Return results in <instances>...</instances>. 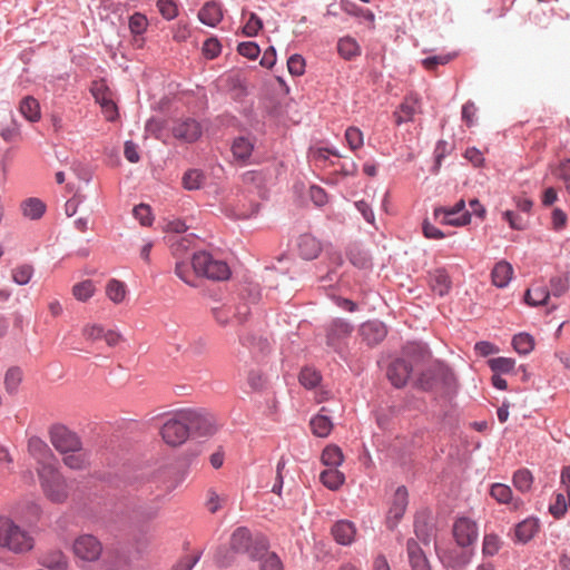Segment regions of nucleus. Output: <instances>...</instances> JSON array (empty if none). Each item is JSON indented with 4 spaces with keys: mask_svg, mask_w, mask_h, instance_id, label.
Wrapping results in <instances>:
<instances>
[{
    "mask_svg": "<svg viewBox=\"0 0 570 570\" xmlns=\"http://www.w3.org/2000/svg\"><path fill=\"white\" fill-rule=\"evenodd\" d=\"M175 274L187 285L196 287L199 277L212 281H226L230 276L228 265L216 259L207 252H198L193 255L191 262L178 261L175 265Z\"/></svg>",
    "mask_w": 570,
    "mask_h": 570,
    "instance_id": "obj_1",
    "label": "nucleus"
},
{
    "mask_svg": "<svg viewBox=\"0 0 570 570\" xmlns=\"http://www.w3.org/2000/svg\"><path fill=\"white\" fill-rule=\"evenodd\" d=\"M453 538L456 544L464 550H452L446 557V563L452 568H461L470 563L473 551L469 549L479 537V529L475 521L468 517L458 518L452 527Z\"/></svg>",
    "mask_w": 570,
    "mask_h": 570,
    "instance_id": "obj_2",
    "label": "nucleus"
},
{
    "mask_svg": "<svg viewBox=\"0 0 570 570\" xmlns=\"http://www.w3.org/2000/svg\"><path fill=\"white\" fill-rule=\"evenodd\" d=\"M35 547V538L9 518H0V549L24 554Z\"/></svg>",
    "mask_w": 570,
    "mask_h": 570,
    "instance_id": "obj_3",
    "label": "nucleus"
},
{
    "mask_svg": "<svg viewBox=\"0 0 570 570\" xmlns=\"http://www.w3.org/2000/svg\"><path fill=\"white\" fill-rule=\"evenodd\" d=\"M45 497L53 503H63L69 497V484L55 464L37 466Z\"/></svg>",
    "mask_w": 570,
    "mask_h": 570,
    "instance_id": "obj_4",
    "label": "nucleus"
},
{
    "mask_svg": "<svg viewBox=\"0 0 570 570\" xmlns=\"http://www.w3.org/2000/svg\"><path fill=\"white\" fill-rule=\"evenodd\" d=\"M71 550L76 562L85 568L87 564H94L100 560L104 546L97 537L83 533L73 540Z\"/></svg>",
    "mask_w": 570,
    "mask_h": 570,
    "instance_id": "obj_5",
    "label": "nucleus"
},
{
    "mask_svg": "<svg viewBox=\"0 0 570 570\" xmlns=\"http://www.w3.org/2000/svg\"><path fill=\"white\" fill-rule=\"evenodd\" d=\"M160 434L165 443L170 446L181 445L188 439V428H186L179 412L163 424Z\"/></svg>",
    "mask_w": 570,
    "mask_h": 570,
    "instance_id": "obj_6",
    "label": "nucleus"
},
{
    "mask_svg": "<svg viewBox=\"0 0 570 570\" xmlns=\"http://www.w3.org/2000/svg\"><path fill=\"white\" fill-rule=\"evenodd\" d=\"M50 442L60 453L80 450L81 442L76 433L63 425H55L50 430Z\"/></svg>",
    "mask_w": 570,
    "mask_h": 570,
    "instance_id": "obj_7",
    "label": "nucleus"
},
{
    "mask_svg": "<svg viewBox=\"0 0 570 570\" xmlns=\"http://www.w3.org/2000/svg\"><path fill=\"white\" fill-rule=\"evenodd\" d=\"M441 216V223L451 226H465L471 220V214L465 210V202L460 199L453 207H436L434 209V217L438 219Z\"/></svg>",
    "mask_w": 570,
    "mask_h": 570,
    "instance_id": "obj_8",
    "label": "nucleus"
},
{
    "mask_svg": "<svg viewBox=\"0 0 570 570\" xmlns=\"http://www.w3.org/2000/svg\"><path fill=\"white\" fill-rule=\"evenodd\" d=\"M179 413L186 428H188V433L195 431L205 435L212 432V417L207 413L199 410H183Z\"/></svg>",
    "mask_w": 570,
    "mask_h": 570,
    "instance_id": "obj_9",
    "label": "nucleus"
},
{
    "mask_svg": "<svg viewBox=\"0 0 570 570\" xmlns=\"http://www.w3.org/2000/svg\"><path fill=\"white\" fill-rule=\"evenodd\" d=\"M230 549L236 553H248L252 559L258 558L259 551L253 546L250 532L246 528H237L230 537Z\"/></svg>",
    "mask_w": 570,
    "mask_h": 570,
    "instance_id": "obj_10",
    "label": "nucleus"
},
{
    "mask_svg": "<svg viewBox=\"0 0 570 570\" xmlns=\"http://www.w3.org/2000/svg\"><path fill=\"white\" fill-rule=\"evenodd\" d=\"M407 507V490L404 487H399L394 492L391 507L387 512V524L394 528L402 519Z\"/></svg>",
    "mask_w": 570,
    "mask_h": 570,
    "instance_id": "obj_11",
    "label": "nucleus"
},
{
    "mask_svg": "<svg viewBox=\"0 0 570 570\" xmlns=\"http://www.w3.org/2000/svg\"><path fill=\"white\" fill-rule=\"evenodd\" d=\"M171 131L175 138L186 142L196 141L202 136L199 122L189 118L177 121Z\"/></svg>",
    "mask_w": 570,
    "mask_h": 570,
    "instance_id": "obj_12",
    "label": "nucleus"
},
{
    "mask_svg": "<svg viewBox=\"0 0 570 570\" xmlns=\"http://www.w3.org/2000/svg\"><path fill=\"white\" fill-rule=\"evenodd\" d=\"M412 373V365L403 358L395 360L387 368V377L395 387L404 386Z\"/></svg>",
    "mask_w": 570,
    "mask_h": 570,
    "instance_id": "obj_13",
    "label": "nucleus"
},
{
    "mask_svg": "<svg viewBox=\"0 0 570 570\" xmlns=\"http://www.w3.org/2000/svg\"><path fill=\"white\" fill-rule=\"evenodd\" d=\"M422 111L421 100L417 95H409L404 98L397 111H395L396 124L412 121L416 114Z\"/></svg>",
    "mask_w": 570,
    "mask_h": 570,
    "instance_id": "obj_14",
    "label": "nucleus"
},
{
    "mask_svg": "<svg viewBox=\"0 0 570 570\" xmlns=\"http://www.w3.org/2000/svg\"><path fill=\"white\" fill-rule=\"evenodd\" d=\"M360 333L363 341H365L367 345L373 346L385 338L387 331L382 322L368 321L361 325Z\"/></svg>",
    "mask_w": 570,
    "mask_h": 570,
    "instance_id": "obj_15",
    "label": "nucleus"
},
{
    "mask_svg": "<svg viewBox=\"0 0 570 570\" xmlns=\"http://www.w3.org/2000/svg\"><path fill=\"white\" fill-rule=\"evenodd\" d=\"M353 326L342 318L334 320L326 328V343L331 347H335L337 343L351 335Z\"/></svg>",
    "mask_w": 570,
    "mask_h": 570,
    "instance_id": "obj_16",
    "label": "nucleus"
},
{
    "mask_svg": "<svg viewBox=\"0 0 570 570\" xmlns=\"http://www.w3.org/2000/svg\"><path fill=\"white\" fill-rule=\"evenodd\" d=\"M28 451L37 460V466H43L46 464H53L55 456L41 439L33 436L28 441Z\"/></svg>",
    "mask_w": 570,
    "mask_h": 570,
    "instance_id": "obj_17",
    "label": "nucleus"
},
{
    "mask_svg": "<svg viewBox=\"0 0 570 570\" xmlns=\"http://www.w3.org/2000/svg\"><path fill=\"white\" fill-rule=\"evenodd\" d=\"M355 534H356L355 525H354V523H352L350 521L341 520V521H337L332 527V535L334 537L335 541L340 544H343V546L351 544L355 539Z\"/></svg>",
    "mask_w": 570,
    "mask_h": 570,
    "instance_id": "obj_18",
    "label": "nucleus"
},
{
    "mask_svg": "<svg viewBox=\"0 0 570 570\" xmlns=\"http://www.w3.org/2000/svg\"><path fill=\"white\" fill-rule=\"evenodd\" d=\"M512 276L513 267L507 261L498 262L491 272L492 284L499 288L507 287L512 279Z\"/></svg>",
    "mask_w": 570,
    "mask_h": 570,
    "instance_id": "obj_19",
    "label": "nucleus"
},
{
    "mask_svg": "<svg viewBox=\"0 0 570 570\" xmlns=\"http://www.w3.org/2000/svg\"><path fill=\"white\" fill-rule=\"evenodd\" d=\"M406 549L412 570H430L429 561L415 540L410 539Z\"/></svg>",
    "mask_w": 570,
    "mask_h": 570,
    "instance_id": "obj_20",
    "label": "nucleus"
},
{
    "mask_svg": "<svg viewBox=\"0 0 570 570\" xmlns=\"http://www.w3.org/2000/svg\"><path fill=\"white\" fill-rule=\"evenodd\" d=\"M298 252L304 259H314L322 250L321 243L312 235L304 234L298 239Z\"/></svg>",
    "mask_w": 570,
    "mask_h": 570,
    "instance_id": "obj_21",
    "label": "nucleus"
},
{
    "mask_svg": "<svg viewBox=\"0 0 570 570\" xmlns=\"http://www.w3.org/2000/svg\"><path fill=\"white\" fill-rule=\"evenodd\" d=\"M198 18L204 24L215 27L223 19L222 7L217 2H207L199 10Z\"/></svg>",
    "mask_w": 570,
    "mask_h": 570,
    "instance_id": "obj_22",
    "label": "nucleus"
},
{
    "mask_svg": "<svg viewBox=\"0 0 570 570\" xmlns=\"http://www.w3.org/2000/svg\"><path fill=\"white\" fill-rule=\"evenodd\" d=\"M430 287L440 296L449 293L451 288V279L444 269H435L430 273Z\"/></svg>",
    "mask_w": 570,
    "mask_h": 570,
    "instance_id": "obj_23",
    "label": "nucleus"
},
{
    "mask_svg": "<svg viewBox=\"0 0 570 570\" xmlns=\"http://www.w3.org/2000/svg\"><path fill=\"white\" fill-rule=\"evenodd\" d=\"M195 237L193 234L184 235V236H175L169 239L171 254L178 261H183L181 258L187 254V252L193 247Z\"/></svg>",
    "mask_w": 570,
    "mask_h": 570,
    "instance_id": "obj_24",
    "label": "nucleus"
},
{
    "mask_svg": "<svg viewBox=\"0 0 570 570\" xmlns=\"http://www.w3.org/2000/svg\"><path fill=\"white\" fill-rule=\"evenodd\" d=\"M539 531V522L534 518H529L518 523L515 527V539L525 543L530 541Z\"/></svg>",
    "mask_w": 570,
    "mask_h": 570,
    "instance_id": "obj_25",
    "label": "nucleus"
},
{
    "mask_svg": "<svg viewBox=\"0 0 570 570\" xmlns=\"http://www.w3.org/2000/svg\"><path fill=\"white\" fill-rule=\"evenodd\" d=\"M40 562L50 570H66L68 567V559L60 550L47 551Z\"/></svg>",
    "mask_w": 570,
    "mask_h": 570,
    "instance_id": "obj_26",
    "label": "nucleus"
},
{
    "mask_svg": "<svg viewBox=\"0 0 570 570\" xmlns=\"http://www.w3.org/2000/svg\"><path fill=\"white\" fill-rule=\"evenodd\" d=\"M62 461L65 465L72 470H82L89 465V454L87 451L82 450V446L80 445V450L63 453Z\"/></svg>",
    "mask_w": 570,
    "mask_h": 570,
    "instance_id": "obj_27",
    "label": "nucleus"
},
{
    "mask_svg": "<svg viewBox=\"0 0 570 570\" xmlns=\"http://www.w3.org/2000/svg\"><path fill=\"white\" fill-rule=\"evenodd\" d=\"M20 114L29 121H38L41 117L40 105L38 100L31 96L24 97L19 106Z\"/></svg>",
    "mask_w": 570,
    "mask_h": 570,
    "instance_id": "obj_28",
    "label": "nucleus"
},
{
    "mask_svg": "<svg viewBox=\"0 0 570 570\" xmlns=\"http://www.w3.org/2000/svg\"><path fill=\"white\" fill-rule=\"evenodd\" d=\"M106 295L115 304L122 303L127 295L126 284L116 278L109 279L106 285Z\"/></svg>",
    "mask_w": 570,
    "mask_h": 570,
    "instance_id": "obj_29",
    "label": "nucleus"
},
{
    "mask_svg": "<svg viewBox=\"0 0 570 570\" xmlns=\"http://www.w3.org/2000/svg\"><path fill=\"white\" fill-rule=\"evenodd\" d=\"M312 432L314 435L318 438H326L330 435L333 423L331 419L327 415H324L322 413L315 415L311 422H309Z\"/></svg>",
    "mask_w": 570,
    "mask_h": 570,
    "instance_id": "obj_30",
    "label": "nucleus"
},
{
    "mask_svg": "<svg viewBox=\"0 0 570 570\" xmlns=\"http://www.w3.org/2000/svg\"><path fill=\"white\" fill-rule=\"evenodd\" d=\"M550 298V292L546 286L527 289L524 301L530 306L546 305Z\"/></svg>",
    "mask_w": 570,
    "mask_h": 570,
    "instance_id": "obj_31",
    "label": "nucleus"
},
{
    "mask_svg": "<svg viewBox=\"0 0 570 570\" xmlns=\"http://www.w3.org/2000/svg\"><path fill=\"white\" fill-rule=\"evenodd\" d=\"M321 482L330 490H337L345 480L344 474L336 468H330L320 475Z\"/></svg>",
    "mask_w": 570,
    "mask_h": 570,
    "instance_id": "obj_32",
    "label": "nucleus"
},
{
    "mask_svg": "<svg viewBox=\"0 0 570 570\" xmlns=\"http://www.w3.org/2000/svg\"><path fill=\"white\" fill-rule=\"evenodd\" d=\"M21 209L26 217L38 219L43 215L46 206L38 198H29L21 204Z\"/></svg>",
    "mask_w": 570,
    "mask_h": 570,
    "instance_id": "obj_33",
    "label": "nucleus"
},
{
    "mask_svg": "<svg viewBox=\"0 0 570 570\" xmlns=\"http://www.w3.org/2000/svg\"><path fill=\"white\" fill-rule=\"evenodd\" d=\"M253 148V142L246 137L236 138L232 145L233 155L239 160L247 159L252 155Z\"/></svg>",
    "mask_w": 570,
    "mask_h": 570,
    "instance_id": "obj_34",
    "label": "nucleus"
},
{
    "mask_svg": "<svg viewBox=\"0 0 570 570\" xmlns=\"http://www.w3.org/2000/svg\"><path fill=\"white\" fill-rule=\"evenodd\" d=\"M337 51L344 59H352L360 55V46L355 39L344 37L338 40Z\"/></svg>",
    "mask_w": 570,
    "mask_h": 570,
    "instance_id": "obj_35",
    "label": "nucleus"
},
{
    "mask_svg": "<svg viewBox=\"0 0 570 570\" xmlns=\"http://www.w3.org/2000/svg\"><path fill=\"white\" fill-rule=\"evenodd\" d=\"M322 462L323 464L330 468H337L343 462V453L342 450L336 445H327L322 452Z\"/></svg>",
    "mask_w": 570,
    "mask_h": 570,
    "instance_id": "obj_36",
    "label": "nucleus"
},
{
    "mask_svg": "<svg viewBox=\"0 0 570 570\" xmlns=\"http://www.w3.org/2000/svg\"><path fill=\"white\" fill-rule=\"evenodd\" d=\"M96 286L92 281L86 279L72 286V295L77 301L87 302L94 296Z\"/></svg>",
    "mask_w": 570,
    "mask_h": 570,
    "instance_id": "obj_37",
    "label": "nucleus"
},
{
    "mask_svg": "<svg viewBox=\"0 0 570 570\" xmlns=\"http://www.w3.org/2000/svg\"><path fill=\"white\" fill-rule=\"evenodd\" d=\"M570 287V275L569 273H563L561 275H556L550 279V288L553 296H562L564 295Z\"/></svg>",
    "mask_w": 570,
    "mask_h": 570,
    "instance_id": "obj_38",
    "label": "nucleus"
},
{
    "mask_svg": "<svg viewBox=\"0 0 570 570\" xmlns=\"http://www.w3.org/2000/svg\"><path fill=\"white\" fill-rule=\"evenodd\" d=\"M512 345L519 354H529L534 347L533 337L527 333L514 335Z\"/></svg>",
    "mask_w": 570,
    "mask_h": 570,
    "instance_id": "obj_39",
    "label": "nucleus"
},
{
    "mask_svg": "<svg viewBox=\"0 0 570 570\" xmlns=\"http://www.w3.org/2000/svg\"><path fill=\"white\" fill-rule=\"evenodd\" d=\"M533 483L532 473L527 469L518 470L513 475V484L521 492H527Z\"/></svg>",
    "mask_w": 570,
    "mask_h": 570,
    "instance_id": "obj_40",
    "label": "nucleus"
},
{
    "mask_svg": "<svg viewBox=\"0 0 570 570\" xmlns=\"http://www.w3.org/2000/svg\"><path fill=\"white\" fill-rule=\"evenodd\" d=\"M491 497L497 500L499 503H511L512 502V490L510 487L495 483L491 487L490 491Z\"/></svg>",
    "mask_w": 570,
    "mask_h": 570,
    "instance_id": "obj_41",
    "label": "nucleus"
},
{
    "mask_svg": "<svg viewBox=\"0 0 570 570\" xmlns=\"http://www.w3.org/2000/svg\"><path fill=\"white\" fill-rule=\"evenodd\" d=\"M205 176L197 169L188 170L183 177V185L188 190L198 189L204 183Z\"/></svg>",
    "mask_w": 570,
    "mask_h": 570,
    "instance_id": "obj_42",
    "label": "nucleus"
},
{
    "mask_svg": "<svg viewBox=\"0 0 570 570\" xmlns=\"http://www.w3.org/2000/svg\"><path fill=\"white\" fill-rule=\"evenodd\" d=\"M345 140L350 149L355 151L364 144L363 132L357 127H348L345 131Z\"/></svg>",
    "mask_w": 570,
    "mask_h": 570,
    "instance_id": "obj_43",
    "label": "nucleus"
},
{
    "mask_svg": "<svg viewBox=\"0 0 570 570\" xmlns=\"http://www.w3.org/2000/svg\"><path fill=\"white\" fill-rule=\"evenodd\" d=\"M501 548V540L497 534H485L482 543V553L485 557H493Z\"/></svg>",
    "mask_w": 570,
    "mask_h": 570,
    "instance_id": "obj_44",
    "label": "nucleus"
},
{
    "mask_svg": "<svg viewBox=\"0 0 570 570\" xmlns=\"http://www.w3.org/2000/svg\"><path fill=\"white\" fill-rule=\"evenodd\" d=\"M414 530L415 535L420 541L424 544H430L434 534V529L431 524L425 521L416 520L414 523Z\"/></svg>",
    "mask_w": 570,
    "mask_h": 570,
    "instance_id": "obj_45",
    "label": "nucleus"
},
{
    "mask_svg": "<svg viewBox=\"0 0 570 570\" xmlns=\"http://www.w3.org/2000/svg\"><path fill=\"white\" fill-rule=\"evenodd\" d=\"M489 365L495 374L510 373L514 368L515 361L509 357H497L490 360Z\"/></svg>",
    "mask_w": 570,
    "mask_h": 570,
    "instance_id": "obj_46",
    "label": "nucleus"
},
{
    "mask_svg": "<svg viewBox=\"0 0 570 570\" xmlns=\"http://www.w3.org/2000/svg\"><path fill=\"white\" fill-rule=\"evenodd\" d=\"M92 96L99 105L112 99V94L102 81H95L91 87Z\"/></svg>",
    "mask_w": 570,
    "mask_h": 570,
    "instance_id": "obj_47",
    "label": "nucleus"
},
{
    "mask_svg": "<svg viewBox=\"0 0 570 570\" xmlns=\"http://www.w3.org/2000/svg\"><path fill=\"white\" fill-rule=\"evenodd\" d=\"M321 381V375L317 371L311 367H305L299 373V382L307 389L315 387Z\"/></svg>",
    "mask_w": 570,
    "mask_h": 570,
    "instance_id": "obj_48",
    "label": "nucleus"
},
{
    "mask_svg": "<svg viewBox=\"0 0 570 570\" xmlns=\"http://www.w3.org/2000/svg\"><path fill=\"white\" fill-rule=\"evenodd\" d=\"M454 57L455 55L451 53L428 57L422 60V65L426 70L433 71L438 68V66H444L449 63L452 59H454Z\"/></svg>",
    "mask_w": 570,
    "mask_h": 570,
    "instance_id": "obj_49",
    "label": "nucleus"
},
{
    "mask_svg": "<svg viewBox=\"0 0 570 570\" xmlns=\"http://www.w3.org/2000/svg\"><path fill=\"white\" fill-rule=\"evenodd\" d=\"M33 268L31 265H21L12 269V279L19 285H26L31 279Z\"/></svg>",
    "mask_w": 570,
    "mask_h": 570,
    "instance_id": "obj_50",
    "label": "nucleus"
},
{
    "mask_svg": "<svg viewBox=\"0 0 570 570\" xmlns=\"http://www.w3.org/2000/svg\"><path fill=\"white\" fill-rule=\"evenodd\" d=\"M213 314L217 323L223 326L230 324L233 317V306L232 305H223L219 307L213 308Z\"/></svg>",
    "mask_w": 570,
    "mask_h": 570,
    "instance_id": "obj_51",
    "label": "nucleus"
},
{
    "mask_svg": "<svg viewBox=\"0 0 570 570\" xmlns=\"http://www.w3.org/2000/svg\"><path fill=\"white\" fill-rule=\"evenodd\" d=\"M157 7L160 14L167 20H171L178 14L177 4L173 0H158Z\"/></svg>",
    "mask_w": 570,
    "mask_h": 570,
    "instance_id": "obj_52",
    "label": "nucleus"
},
{
    "mask_svg": "<svg viewBox=\"0 0 570 570\" xmlns=\"http://www.w3.org/2000/svg\"><path fill=\"white\" fill-rule=\"evenodd\" d=\"M22 379V373L19 368H10L6 373L4 384L8 392L13 393Z\"/></svg>",
    "mask_w": 570,
    "mask_h": 570,
    "instance_id": "obj_53",
    "label": "nucleus"
},
{
    "mask_svg": "<svg viewBox=\"0 0 570 570\" xmlns=\"http://www.w3.org/2000/svg\"><path fill=\"white\" fill-rule=\"evenodd\" d=\"M261 570H283V563L275 553H265L261 558Z\"/></svg>",
    "mask_w": 570,
    "mask_h": 570,
    "instance_id": "obj_54",
    "label": "nucleus"
},
{
    "mask_svg": "<svg viewBox=\"0 0 570 570\" xmlns=\"http://www.w3.org/2000/svg\"><path fill=\"white\" fill-rule=\"evenodd\" d=\"M263 28L262 20L255 14L249 13V17L243 28V33L247 37H254Z\"/></svg>",
    "mask_w": 570,
    "mask_h": 570,
    "instance_id": "obj_55",
    "label": "nucleus"
},
{
    "mask_svg": "<svg viewBox=\"0 0 570 570\" xmlns=\"http://www.w3.org/2000/svg\"><path fill=\"white\" fill-rule=\"evenodd\" d=\"M265 377L259 370L253 368L247 373V384L253 391H259L265 385Z\"/></svg>",
    "mask_w": 570,
    "mask_h": 570,
    "instance_id": "obj_56",
    "label": "nucleus"
},
{
    "mask_svg": "<svg viewBox=\"0 0 570 570\" xmlns=\"http://www.w3.org/2000/svg\"><path fill=\"white\" fill-rule=\"evenodd\" d=\"M287 68L291 75L302 76L305 71V60L301 55H293L287 60Z\"/></svg>",
    "mask_w": 570,
    "mask_h": 570,
    "instance_id": "obj_57",
    "label": "nucleus"
},
{
    "mask_svg": "<svg viewBox=\"0 0 570 570\" xmlns=\"http://www.w3.org/2000/svg\"><path fill=\"white\" fill-rule=\"evenodd\" d=\"M134 216L142 226H150L153 223L151 209L148 205L140 204L134 208Z\"/></svg>",
    "mask_w": 570,
    "mask_h": 570,
    "instance_id": "obj_58",
    "label": "nucleus"
},
{
    "mask_svg": "<svg viewBox=\"0 0 570 570\" xmlns=\"http://www.w3.org/2000/svg\"><path fill=\"white\" fill-rule=\"evenodd\" d=\"M225 499L220 498L219 494L210 489L206 495V508L210 513H216L220 508Z\"/></svg>",
    "mask_w": 570,
    "mask_h": 570,
    "instance_id": "obj_59",
    "label": "nucleus"
},
{
    "mask_svg": "<svg viewBox=\"0 0 570 570\" xmlns=\"http://www.w3.org/2000/svg\"><path fill=\"white\" fill-rule=\"evenodd\" d=\"M237 51L239 55L248 59H256L261 52L259 47L252 41L240 42L238 45Z\"/></svg>",
    "mask_w": 570,
    "mask_h": 570,
    "instance_id": "obj_60",
    "label": "nucleus"
},
{
    "mask_svg": "<svg viewBox=\"0 0 570 570\" xmlns=\"http://www.w3.org/2000/svg\"><path fill=\"white\" fill-rule=\"evenodd\" d=\"M147 19L141 13H134L129 19V28L131 32L140 35L147 28Z\"/></svg>",
    "mask_w": 570,
    "mask_h": 570,
    "instance_id": "obj_61",
    "label": "nucleus"
},
{
    "mask_svg": "<svg viewBox=\"0 0 570 570\" xmlns=\"http://www.w3.org/2000/svg\"><path fill=\"white\" fill-rule=\"evenodd\" d=\"M222 47L216 38L207 39L203 45V52L206 58L214 59L220 53Z\"/></svg>",
    "mask_w": 570,
    "mask_h": 570,
    "instance_id": "obj_62",
    "label": "nucleus"
},
{
    "mask_svg": "<svg viewBox=\"0 0 570 570\" xmlns=\"http://www.w3.org/2000/svg\"><path fill=\"white\" fill-rule=\"evenodd\" d=\"M503 218L509 223L512 229L523 230L527 227V222L518 214L512 210H505Z\"/></svg>",
    "mask_w": 570,
    "mask_h": 570,
    "instance_id": "obj_63",
    "label": "nucleus"
},
{
    "mask_svg": "<svg viewBox=\"0 0 570 570\" xmlns=\"http://www.w3.org/2000/svg\"><path fill=\"white\" fill-rule=\"evenodd\" d=\"M558 177L563 181L566 190L570 194V159L560 163Z\"/></svg>",
    "mask_w": 570,
    "mask_h": 570,
    "instance_id": "obj_64",
    "label": "nucleus"
}]
</instances>
